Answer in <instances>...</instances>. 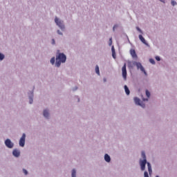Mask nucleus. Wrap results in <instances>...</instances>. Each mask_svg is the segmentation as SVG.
I'll return each instance as SVG.
<instances>
[{
  "mask_svg": "<svg viewBox=\"0 0 177 177\" xmlns=\"http://www.w3.org/2000/svg\"><path fill=\"white\" fill-rule=\"evenodd\" d=\"M134 102H135L136 104L141 106L142 108H145V104L140 103V100L138 97H135Z\"/></svg>",
  "mask_w": 177,
  "mask_h": 177,
  "instance_id": "obj_8",
  "label": "nucleus"
},
{
  "mask_svg": "<svg viewBox=\"0 0 177 177\" xmlns=\"http://www.w3.org/2000/svg\"><path fill=\"white\" fill-rule=\"evenodd\" d=\"M112 57H113V59H116L115 52L112 53Z\"/></svg>",
  "mask_w": 177,
  "mask_h": 177,
  "instance_id": "obj_24",
  "label": "nucleus"
},
{
  "mask_svg": "<svg viewBox=\"0 0 177 177\" xmlns=\"http://www.w3.org/2000/svg\"><path fill=\"white\" fill-rule=\"evenodd\" d=\"M130 53H131V56H132L133 58H138V56H137L136 50L131 49V50H130Z\"/></svg>",
  "mask_w": 177,
  "mask_h": 177,
  "instance_id": "obj_9",
  "label": "nucleus"
},
{
  "mask_svg": "<svg viewBox=\"0 0 177 177\" xmlns=\"http://www.w3.org/2000/svg\"><path fill=\"white\" fill-rule=\"evenodd\" d=\"M104 160H105L106 162H110V161H111V158H110V156H109L108 154H105V155H104Z\"/></svg>",
  "mask_w": 177,
  "mask_h": 177,
  "instance_id": "obj_12",
  "label": "nucleus"
},
{
  "mask_svg": "<svg viewBox=\"0 0 177 177\" xmlns=\"http://www.w3.org/2000/svg\"><path fill=\"white\" fill-rule=\"evenodd\" d=\"M144 177H149V174L147 171L144 172Z\"/></svg>",
  "mask_w": 177,
  "mask_h": 177,
  "instance_id": "obj_23",
  "label": "nucleus"
},
{
  "mask_svg": "<svg viewBox=\"0 0 177 177\" xmlns=\"http://www.w3.org/2000/svg\"><path fill=\"white\" fill-rule=\"evenodd\" d=\"M3 59H4V55H2V54L0 53V61H2Z\"/></svg>",
  "mask_w": 177,
  "mask_h": 177,
  "instance_id": "obj_21",
  "label": "nucleus"
},
{
  "mask_svg": "<svg viewBox=\"0 0 177 177\" xmlns=\"http://www.w3.org/2000/svg\"><path fill=\"white\" fill-rule=\"evenodd\" d=\"M12 153L15 157H19L20 156V151L17 149H14Z\"/></svg>",
  "mask_w": 177,
  "mask_h": 177,
  "instance_id": "obj_10",
  "label": "nucleus"
},
{
  "mask_svg": "<svg viewBox=\"0 0 177 177\" xmlns=\"http://www.w3.org/2000/svg\"><path fill=\"white\" fill-rule=\"evenodd\" d=\"M58 33H59V35H62L61 32H60V31H59V30H58Z\"/></svg>",
  "mask_w": 177,
  "mask_h": 177,
  "instance_id": "obj_34",
  "label": "nucleus"
},
{
  "mask_svg": "<svg viewBox=\"0 0 177 177\" xmlns=\"http://www.w3.org/2000/svg\"><path fill=\"white\" fill-rule=\"evenodd\" d=\"M56 66L57 67H60L62 63H65L66 61V57L64 53H59L58 57L56 58Z\"/></svg>",
  "mask_w": 177,
  "mask_h": 177,
  "instance_id": "obj_2",
  "label": "nucleus"
},
{
  "mask_svg": "<svg viewBox=\"0 0 177 177\" xmlns=\"http://www.w3.org/2000/svg\"><path fill=\"white\" fill-rule=\"evenodd\" d=\"M113 44V39L110 38L109 39V46H111Z\"/></svg>",
  "mask_w": 177,
  "mask_h": 177,
  "instance_id": "obj_22",
  "label": "nucleus"
},
{
  "mask_svg": "<svg viewBox=\"0 0 177 177\" xmlns=\"http://www.w3.org/2000/svg\"><path fill=\"white\" fill-rule=\"evenodd\" d=\"M55 57H53L51 59H50V63L52 64H55Z\"/></svg>",
  "mask_w": 177,
  "mask_h": 177,
  "instance_id": "obj_18",
  "label": "nucleus"
},
{
  "mask_svg": "<svg viewBox=\"0 0 177 177\" xmlns=\"http://www.w3.org/2000/svg\"><path fill=\"white\" fill-rule=\"evenodd\" d=\"M111 50H112V53L115 52L114 46H112Z\"/></svg>",
  "mask_w": 177,
  "mask_h": 177,
  "instance_id": "obj_26",
  "label": "nucleus"
},
{
  "mask_svg": "<svg viewBox=\"0 0 177 177\" xmlns=\"http://www.w3.org/2000/svg\"><path fill=\"white\" fill-rule=\"evenodd\" d=\"M143 101H148V99H143Z\"/></svg>",
  "mask_w": 177,
  "mask_h": 177,
  "instance_id": "obj_32",
  "label": "nucleus"
},
{
  "mask_svg": "<svg viewBox=\"0 0 177 177\" xmlns=\"http://www.w3.org/2000/svg\"><path fill=\"white\" fill-rule=\"evenodd\" d=\"M5 145L9 149L13 148V146H14L13 143L11 142V140L10 139L6 140Z\"/></svg>",
  "mask_w": 177,
  "mask_h": 177,
  "instance_id": "obj_6",
  "label": "nucleus"
},
{
  "mask_svg": "<svg viewBox=\"0 0 177 177\" xmlns=\"http://www.w3.org/2000/svg\"><path fill=\"white\" fill-rule=\"evenodd\" d=\"M140 165L141 167V171H144L145 169H146V165H147V168H148V172H149V175L152 174V169H151V165L149 162H147V160H140Z\"/></svg>",
  "mask_w": 177,
  "mask_h": 177,
  "instance_id": "obj_1",
  "label": "nucleus"
},
{
  "mask_svg": "<svg viewBox=\"0 0 177 177\" xmlns=\"http://www.w3.org/2000/svg\"><path fill=\"white\" fill-rule=\"evenodd\" d=\"M149 63L154 64H156V62L153 60V59H149Z\"/></svg>",
  "mask_w": 177,
  "mask_h": 177,
  "instance_id": "obj_20",
  "label": "nucleus"
},
{
  "mask_svg": "<svg viewBox=\"0 0 177 177\" xmlns=\"http://www.w3.org/2000/svg\"><path fill=\"white\" fill-rule=\"evenodd\" d=\"M72 177H76V170L75 169H73L72 170V174H71Z\"/></svg>",
  "mask_w": 177,
  "mask_h": 177,
  "instance_id": "obj_15",
  "label": "nucleus"
},
{
  "mask_svg": "<svg viewBox=\"0 0 177 177\" xmlns=\"http://www.w3.org/2000/svg\"><path fill=\"white\" fill-rule=\"evenodd\" d=\"M136 29L138 31H139L140 32L142 33V30H140V28L139 27H137Z\"/></svg>",
  "mask_w": 177,
  "mask_h": 177,
  "instance_id": "obj_29",
  "label": "nucleus"
},
{
  "mask_svg": "<svg viewBox=\"0 0 177 177\" xmlns=\"http://www.w3.org/2000/svg\"><path fill=\"white\" fill-rule=\"evenodd\" d=\"M142 158H143V160H147V156L144 151H142Z\"/></svg>",
  "mask_w": 177,
  "mask_h": 177,
  "instance_id": "obj_16",
  "label": "nucleus"
},
{
  "mask_svg": "<svg viewBox=\"0 0 177 177\" xmlns=\"http://www.w3.org/2000/svg\"><path fill=\"white\" fill-rule=\"evenodd\" d=\"M138 38H140V41H141L144 44L147 45V43L146 39H145L144 37H143L141 35H140L138 36Z\"/></svg>",
  "mask_w": 177,
  "mask_h": 177,
  "instance_id": "obj_11",
  "label": "nucleus"
},
{
  "mask_svg": "<svg viewBox=\"0 0 177 177\" xmlns=\"http://www.w3.org/2000/svg\"><path fill=\"white\" fill-rule=\"evenodd\" d=\"M156 177H159V176H156Z\"/></svg>",
  "mask_w": 177,
  "mask_h": 177,
  "instance_id": "obj_35",
  "label": "nucleus"
},
{
  "mask_svg": "<svg viewBox=\"0 0 177 177\" xmlns=\"http://www.w3.org/2000/svg\"><path fill=\"white\" fill-rule=\"evenodd\" d=\"M156 61L160 62V57H156Z\"/></svg>",
  "mask_w": 177,
  "mask_h": 177,
  "instance_id": "obj_27",
  "label": "nucleus"
},
{
  "mask_svg": "<svg viewBox=\"0 0 177 177\" xmlns=\"http://www.w3.org/2000/svg\"><path fill=\"white\" fill-rule=\"evenodd\" d=\"M124 91L127 95H129L130 94V90L129 89L127 86H124Z\"/></svg>",
  "mask_w": 177,
  "mask_h": 177,
  "instance_id": "obj_14",
  "label": "nucleus"
},
{
  "mask_svg": "<svg viewBox=\"0 0 177 177\" xmlns=\"http://www.w3.org/2000/svg\"><path fill=\"white\" fill-rule=\"evenodd\" d=\"M95 73H97L100 75V71H99L98 66H95Z\"/></svg>",
  "mask_w": 177,
  "mask_h": 177,
  "instance_id": "obj_17",
  "label": "nucleus"
},
{
  "mask_svg": "<svg viewBox=\"0 0 177 177\" xmlns=\"http://www.w3.org/2000/svg\"><path fill=\"white\" fill-rule=\"evenodd\" d=\"M49 111H48L46 109H45L44 111V116L45 117V118H48V117H49Z\"/></svg>",
  "mask_w": 177,
  "mask_h": 177,
  "instance_id": "obj_13",
  "label": "nucleus"
},
{
  "mask_svg": "<svg viewBox=\"0 0 177 177\" xmlns=\"http://www.w3.org/2000/svg\"><path fill=\"white\" fill-rule=\"evenodd\" d=\"M161 2L165 3V0H160Z\"/></svg>",
  "mask_w": 177,
  "mask_h": 177,
  "instance_id": "obj_33",
  "label": "nucleus"
},
{
  "mask_svg": "<svg viewBox=\"0 0 177 177\" xmlns=\"http://www.w3.org/2000/svg\"><path fill=\"white\" fill-rule=\"evenodd\" d=\"M122 77L124 80H127V64H124L122 68Z\"/></svg>",
  "mask_w": 177,
  "mask_h": 177,
  "instance_id": "obj_4",
  "label": "nucleus"
},
{
  "mask_svg": "<svg viewBox=\"0 0 177 177\" xmlns=\"http://www.w3.org/2000/svg\"><path fill=\"white\" fill-rule=\"evenodd\" d=\"M52 44H55V41L54 39H52Z\"/></svg>",
  "mask_w": 177,
  "mask_h": 177,
  "instance_id": "obj_31",
  "label": "nucleus"
},
{
  "mask_svg": "<svg viewBox=\"0 0 177 177\" xmlns=\"http://www.w3.org/2000/svg\"><path fill=\"white\" fill-rule=\"evenodd\" d=\"M133 64L136 65L138 70L140 69V71H142V73H144V74L145 75H147V73L146 72V71L145 70L143 66H142L141 63L135 62H133Z\"/></svg>",
  "mask_w": 177,
  "mask_h": 177,
  "instance_id": "obj_3",
  "label": "nucleus"
},
{
  "mask_svg": "<svg viewBox=\"0 0 177 177\" xmlns=\"http://www.w3.org/2000/svg\"><path fill=\"white\" fill-rule=\"evenodd\" d=\"M26 134L24 133L21 139H19V145L21 147H24L25 145Z\"/></svg>",
  "mask_w": 177,
  "mask_h": 177,
  "instance_id": "obj_5",
  "label": "nucleus"
},
{
  "mask_svg": "<svg viewBox=\"0 0 177 177\" xmlns=\"http://www.w3.org/2000/svg\"><path fill=\"white\" fill-rule=\"evenodd\" d=\"M171 4H172L173 6H174L176 4V2L174 1H172Z\"/></svg>",
  "mask_w": 177,
  "mask_h": 177,
  "instance_id": "obj_28",
  "label": "nucleus"
},
{
  "mask_svg": "<svg viewBox=\"0 0 177 177\" xmlns=\"http://www.w3.org/2000/svg\"><path fill=\"white\" fill-rule=\"evenodd\" d=\"M55 21L61 29L64 28V25L62 21L59 20V18L56 17L55 19Z\"/></svg>",
  "mask_w": 177,
  "mask_h": 177,
  "instance_id": "obj_7",
  "label": "nucleus"
},
{
  "mask_svg": "<svg viewBox=\"0 0 177 177\" xmlns=\"http://www.w3.org/2000/svg\"><path fill=\"white\" fill-rule=\"evenodd\" d=\"M146 95L148 98L150 97V92L148 90H146Z\"/></svg>",
  "mask_w": 177,
  "mask_h": 177,
  "instance_id": "obj_19",
  "label": "nucleus"
},
{
  "mask_svg": "<svg viewBox=\"0 0 177 177\" xmlns=\"http://www.w3.org/2000/svg\"><path fill=\"white\" fill-rule=\"evenodd\" d=\"M32 102H33L32 98H30L29 103H30V104H32Z\"/></svg>",
  "mask_w": 177,
  "mask_h": 177,
  "instance_id": "obj_30",
  "label": "nucleus"
},
{
  "mask_svg": "<svg viewBox=\"0 0 177 177\" xmlns=\"http://www.w3.org/2000/svg\"><path fill=\"white\" fill-rule=\"evenodd\" d=\"M23 171L25 175H28V172L27 170H26L25 169H23Z\"/></svg>",
  "mask_w": 177,
  "mask_h": 177,
  "instance_id": "obj_25",
  "label": "nucleus"
}]
</instances>
